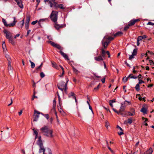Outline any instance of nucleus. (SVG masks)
Listing matches in <instances>:
<instances>
[{
	"mask_svg": "<svg viewBox=\"0 0 154 154\" xmlns=\"http://www.w3.org/2000/svg\"><path fill=\"white\" fill-rule=\"evenodd\" d=\"M105 126L107 128H108V127L109 126V123L107 121L105 122Z\"/></svg>",
	"mask_w": 154,
	"mask_h": 154,
	"instance_id": "44",
	"label": "nucleus"
},
{
	"mask_svg": "<svg viewBox=\"0 0 154 154\" xmlns=\"http://www.w3.org/2000/svg\"><path fill=\"white\" fill-rule=\"evenodd\" d=\"M69 81V79L67 78H66V83L65 84V86H63V88H65V91H66L67 89L66 88V86L67 85V82H68Z\"/></svg>",
	"mask_w": 154,
	"mask_h": 154,
	"instance_id": "35",
	"label": "nucleus"
},
{
	"mask_svg": "<svg viewBox=\"0 0 154 154\" xmlns=\"http://www.w3.org/2000/svg\"><path fill=\"white\" fill-rule=\"evenodd\" d=\"M11 103H9V104H8V106H9L10 105H11L12 104V103H13V100H12V98H11Z\"/></svg>",
	"mask_w": 154,
	"mask_h": 154,
	"instance_id": "58",
	"label": "nucleus"
},
{
	"mask_svg": "<svg viewBox=\"0 0 154 154\" xmlns=\"http://www.w3.org/2000/svg\"><path fill=\"white\" fill-rule=\"evenodd\" d=\"M57 95L58 96V100H59V104H61L62 101H61V100L60 97L57 92Z\"/></svg>",
	"mask_w": 154,
	"mask_h": 154,
	"instance_id": "42",
	"label": "nucleus"
},
{
	"mask_svg": "<svg viewBox=\"0 0 154 154\" xmlns=\"http://www.w3.org/2000/svg\"><path fill=\"white\" fill-rule=\"evenodd\" d=\"M29 61L31 63V68H34L35 67V64L33 62L31 61L30 60H29Z\"/></svg>",
	"mask_w": 154,
	"mask_h": 154,
	"instance_id": "38",
	"label": "nucleus"
},
{
	"mask_svg": "<svg viewBox=\"0 0 154 154\" xmlns=\"http://www.w3.org/2000/svg\"><path fill=\"white\" fill-rule=\"evenodd\" d=\"M54 26L57 30H58L60 28L62 27V26L57 24L56 23H55Z\"/></svg>",
	"mask_w": 154,
	"mask_h": 154,
	"instance_id": "24",
	"label": "nucleus"
},
{
	"mask_svg": "<svg viewBox=\"0 0 154 154\" xmlns=\"http://www.w3.org/2000/svg\"><path fill=\"white\" fill-rule=\"evenodd\" d=\"M39 152H43V154H51V152L50 149H39Z\"/></svg>",
	"mask_w": 154,
	"mask_h": 154,
	"instance_id": "5",
	"label": "nucleus"
},
{
	"mask_svg": "<svg viewBox=\"0 0 154 154\" xmlns=\"http://www.w3.org/2000/svg\"><path fill=\"white\" fill-rule=\"evenodd\" d=\"M63 57L66 59L68 60H69V59L68 58V56L67 55V54H65V55L63 56Z\"/></svg>",
	"mask_w": 154,
	"mask_h": 154,
	"instance_id": "51",
	"label": "nucleus"
},
{
	"mask_svg": "<svg viewBox=\"0 0 154 154\" xmlns=\"http://www.w3.org/2000/svg\"><path fill=\"white\" fill-rule=\"evenodd\" d=\"M24 19H23V20L20 22L19 23V28H21L23 27V26L24 25Z\"/></svg>",
	"mask_w": 154,
	"mask_h": 154,
	"instance_id": "20",
	"label": "nucleus"
},
{
	"mask_svg": "<svg viewBox=\"0 0 154 154\" xmlns=\"http://www.w3.org/2000/svg\"><path fill=\"white\" fill-rule=\"evenodd\" d=\"M37 144L40 147V149H41L44 148L43 147V144L42 143V141L41 140V137H39L38 138V140L37 142Z\"/></svg>",
	"mask_w": 154,
	"mask_h": 154,
	"instance_id": "8",
	"label": "nucleus"
},
{
	"mask_svg": "<svg viewBox=\"0 0 154 154\" xmlns=\"http://www.w3.org/2000/svg\"><path fill=\"white\" fill-rule=\"evenodd\" d=\"M129 26H128V25L127 26H125L124 28V30L125 31L127 30L129 28Z\"/></svg>",
	"mask_w": 154,
	"mask_h": 154,
	"instance_id": "54",
	"label": "nucleus"
},
{
	"mask_svg": "<svg viewBox=\"0 0 154 154\" xmlns=\"http://www.w3.org/2000/svg\"><path fill=\"white\" fill-rule=\"evenodd\" d=\"M60 54L62 55V56H63L65 54L64 53L63 51H60Z\"/></svg>",
	"mask_w": 154,
	"mask_h": 154,
	"instance_id": "62",
	"label": "nucleus"
},
{
	"mask_svg": "<svg viewBox=\"0 0 154 154\" xmlns=\"http://www.w3.org/2000/svg\"><path fill=\"white\" fill-rule=\"evenodd\" d=\"M47 20V19L46 18L41 19L38 22V24L41 26V23L42 22H44Z\"/></svg>",
	"mask_w": 154,
	"mask_h": 154,
	"instance_id": "27",
	"label": "nucleus"
},
{
	"mask_svg": "<svg viewBox=\"0 0 154 154\" xmlns=\"http://www.w3.org/2000/svg\"><path fill=\"white\" fill-rule=\"evenodd\" d=\"M132 122V119L131 117H130L128 119L127 121H125L124 122L125 124H127V123L130 124H131Z\"/></svg>",
	"mask_w": 154,
	"mask_h": 154,
	"instance_id": "14",
	"label": "nucleus"
},
{
	"mask_svg": "<svg viewBox=\"0 0 154 154\" xmlns=\"http://www.w3.org/2000/svg\"><path fill=\"white\" fill-rule=\"evenodd\" d=\"M71 96L73 97V98H74V97H75V94L73 92H71L70 94H69V97H70Z\"/></svg>",
	"mask_w": 154,
	"mask_h": 154,
	"instance_id": "39",
	"label": "nucleus"
},
{
	"mask_svg": "<svg viewBox=\"0 0 154 154\" xmlns=\"http://www.w3.org/2000/svg\"><path fill=\"white\" fill-rule=\"evenodd\" d=\"M123 34V33L121 32H118L116 33L114 35L115 36H121Z\"/></svg>",
	"mask_w": 154,
	"mask_h": 154,
	"instance_id": "33",
	"label": "nucleus"
},
{
	"mask_svg": "<svg viewBox=\"0 0 154 154\" xmlns=\"http://www.w3.org/2000/svg\"><path fill=\"white\" fill-rule=\"evenodd\" d=\"M101 56H102L103 58L105 57V54H106V51H105L103 48H101Z\"/></svg>",
	"mask_w": 154,
	"mask_h": 154,
	"instance_id": "17",
	"label": "nucleus"
},
{
	"mask_svg": "<svg viewBox=\"0 0 154 154\" xmlns=\"http://www.w3.org/2000/svg\"><path fill=\"white\" fill-rule=\"evenodd\" d=\"M17 5H18L19 7L21 8H23V5L22 4V3L20 2V0H15Z\"/></svg>",
	"mask_w": 154,
	"mask_h": 154,
	"instance_id": "15",
	"label": "nucleus"
},
{
	"mask_svg": "<svg viewBox=\"0 0 154 154\" xmlns=\"http://www.w3.org/2000/svg\"><path fill=\"white\" fill-rule=\"evenodd\" d=\"M5 57L7 59L8 63H11V60L10 57L9 55L8 54H5Z\"/></svg>",
	"mask_w": 154,
	"mask_h": 154,
	"instance_id": "26",
	"label": "nucleus"
},
{
	"mask_svg": "<svg viewBox=\"0 0 154 154\" xmlns=\"http://www.w3.org/2000/svg\"><path fill=\"white\" fill-rule=\"evenodd\" d=\"M113 110H114V111L116 112V113H117L118 114H119L120 112V111H119V112H118L117 111H116L115 109H114L113 108Z\"/></svg>",
	"mask_w": 154,
	"mask_h": 154,
	"instance_id": "55",
	"label": "nucleus"
},
{
	"mask_svg": "<svg viewBox=\"0 0 154 154\" xmlns=\"http://www.w3.org/2000/svg\"><path fill=\"white\" fill-rule=\"evenodd\" d=\"M106 54H107L108 55V57H110V53H109V51H106Z\"/></svg>",
	"mask_w": 154,
	"mask_h": 154,
	"instance_id": "60",
	"label": "nucleus"
},
{
	"mask_svg": "<svg viewBox=\"0 0 154 154\" xmlns=\"http://www.w3.org/2000/svg\"><path fill=\"white\" fill-rule=\"evenodd\" d=\"M3 32L6 34V37L7 39H8L9 42L11 43L12 45L14 44V42H13L12 39V35L11 33L6 30L5 29L3 31Z\"/></svg>",
	"mask_w": 154,
	"mask_h": 154,
	"instance_id": "2",
	"label": "nucleus"
},
{
	"mask_svg": "<svg viewBox=\"0 0 154 154\" xmlns=\"http://www.w3.org/2000/svg\"><path fill=\"white\" fill-rule=\"evenodd\" d=\"M60 105L61 104H59V105H58L57 106V107L59 111L60 112V113H62L63 111L61 108Z\"/></svg>",
	"mask_w": 154,
	"mask_h": 154,
	"instance_id": "31",
	"label": "nucleus"
},
{
	"mask_svg": "<svg viewBox=\"0 0 154 154\" xmlns=\"http://www.w3.org/2000/svg\"><path fill=\"white\" fill-rule=\"evenodd\" d=\"M65 85L64 82L62 81L57 85V87L60 90L63 91L64 89L65 90V88L63 87V86H65Z\"/></svg>",
	"mask_w": 154,
	"mask_h": 154,
	"instance_id": "7",
	"label": "nucleus"
},
{
	"mask_svg": "<svg viewBox=\"0 0 154 154\" xmlns=\"http://www.w3.org/2000/svg\"><path fill=\"white\" fill-rule=\"evenodd\" d=\"M105 81V78H103L102 80L101 81L103 83H104Z\"/></svg>",
	"mask_w": 154,
	"mask_h": 154,
	"instance_id": "63",
	"label": "nucleus"
},
{
	"mask_svg": "<svg viewBox=\"0 0 154 154\" xmlns=\"http://www.w3.org/2000/svg\"><path fill=\"white\" fill-rule=\"evenodd\" d=\"M29 23H25V28L26 29H28L29 28Z\"/></svg>",
	"mask_w": 154,
	"mask_h": 154,
	"instance_id": "46",
	"label": "nucleus"
},
{
	"mask_svg": "<svg viewBox=\"0 0 154 154\" xmlns=\"http://www.w3.org/2000/svg\"><path fill=\"white\" fill-rule=\"evenodd\" d=\"M38 22V21L37 20H36L35 21H32V22L31 24L32 25H35L36 23H37Z\"/></svg>",
	"mask_w": 154,
	"mask_h": 154,
	"instance_id": "49",
	"label": "nucleus"
},
{
	"mask_svg": "<svg viewBox=\"0 0 154 154\" xmlns=\"http://www.w3.org/2000/svg\"><path fill=\"white\" fill-rule=\"evenodd\" d=\"M147 24V25H150L153 26V25H154V23H153L151 22H149Z\"/></svg>",
	"mask_w": 154,
	"mask_h": 154,
	"instance_id": "47",
	"label": "nucleus"
},
{
	"mask_svg": "<svg viewBox=\"0 0 154 154\" xmlns=\"http://www.w3.org/2000/svg\"><path fill=\"white\" fill-rule=\"evenodd\" d=\"M13 18H14L13 23H10V25H11V26H12V27L14 26L15 25L16 23L17 22V20H16V18L15 17H14Z\"/></svg>",
	"mask_w": 154,
	"mask_h": 154,
	"instance_id": "25",
	"label": "nucleus"
},
{
	"mask_svg": "<svg viewBox=\"0 0 154 154\" xmlns=\"http://www.w3.org/2000/svg\"><path fill=\"white\" fill-rule=\"evenodd\" d=\"M147 110L146 108H145L144 107H143L142 109H141L140 111L143 112L144 114H145L147 113Z\"/></svg>",
	"mask_w": 154,
	"mask_h": 154,
	"instance_id": "30",
	"label": "nucleus"
},
{
	"mask_svg": "<svg viewBox=\"0 0 154 154\" xmlns=\"http://www.w3.org/2000/svg\"><path fill=\"white\" fill-rule=\"evenodd\" d=\"M2 48L3 50V51L4 53L6 52L7 51V49L6 47V45L5 44V42H3V44L2 45Z\"/></svg>",
	"mask_w": 154,
	"mask_h": 154,
	"instance_id": "16",
	"label": "nucleus"
},
{
	"mask_svg": "<svg viewBox=\"0 0 154 154\" xmlns=\"http://www.w3.org/2000/svg\"><path fill=\"white\" fill-rule=\"evenodd\" d=\"M60 68H61V69L62 70L63 72H62V74L60 75L59 76L60 77H63V75L64 74V69L63 67L62 66L60 65Z\"/></svg>",
	"mask_w": 154,
	"mask_h": 154,
	"instance_id": "32",
	"label": "nucleus"
},
{
	"mask_svg": "<svg viewBox=\"0 0 154 154\" xmlns=\"http://www.w3.org/2000/svg\"><path fill=\"white\" fill-rule=\"evenodd\" d=\"M130 78L131 79H136L137 78V77L136 76H133L132 75L130 76Z\"/></svg>",
	"mask_w": 154,
	"mask_h": 154,
	"instance_id": "52",
	"label": "nucleus"
},
{
	"mask_svg": "<svg viewBox=\"0 0 154 154\" xmlns=\"http://www.w3.org/2000/svg\"><path fill=\"white\" fill-rule=\"evenodd\" d=\"M106 144H107V146L108 148V149L110 151L111 150H112V149L110 147H109L108 146V142L107 141H106Z\"/></svg>",
	"mask_w": 154,
	"mask_h": 154,
	"instance_id": "61",
	"label": "nucleus"
},
{
	"mask_svg": "<svg viewBox=\"0 0 154 154\" xmlns=\"http://www.w3.org/2000/svg\"><path fill=\"white\" fill-rule=\"evenodd\" d=\"M41 130L42 133L45 136L49 137H53L52 130L49 128L47 126H45L42 127Z\"/></svg>",
	"mask_w": 154,
	"mask_h": 154,
	"instance_id": "1",
	"label": "nucleus"
},
{
	"mask_svg": "<svg viewBox=\"0 0 154 154\" xmlns=\"http://www.w3.org/2000/svg\"><path fill=\"white\" fill-rule=\"evenodd\" d=\"M58 6L59 8L62 9H65V8L63 6V5L62 4H59Z\"/></svg>",
	"mask_w": 154,
	"mask_h": 154,
	"instance_id": "36",
	"label": "nucleus"
},
{
	"mask_svg": "<svg viewBox=\"0 0 154 154\" xmlns=\"http://www.w3.org/2000/svg\"><path fill=\"white\" fill-rule=\"evenodd\" d=\"M139 141H138L136 144L134 148V149H135L137 147V146H138V145H139Z\"/></svg>",
	"mask_w": 154,
	"mask_h": 154,
	"instance_id": "48",
	"label": "nucleus"
},
{
	"mask_svg": "<svg viewBox=\"0 0 154 154\" xmlns=\"http://www.w3.org/2000/svg\"><path fill=\"white\" fill-rule=\"evenodd\" d=\"M40 75L42 78H43L45 76L43 72H41L40 73Z\"/></svg>",
	"mask_w": 154,
	"mask_h": 154,
	"instance_id": "53",
	"label": "nucleus"
},
{
	"mask_svg": "<svg viewBox=\"0 0 154 154\" xmlns=\"http://www.w3.org/2000/svg\"><path fill=\"white\" fill-rule=\"evenodd\" d=\"M125 107V106L124 105V104H123V103H122L121 104V107L119 109L120 112L124 110Z\"/></svg>",
	"mask_w": 154,
	"mask_h": 154,
	"instance_id": "18",
	"label": "nucleus"
},
{
	"mask_svg": "<svg viewBox=\"0 0 154 154\" xmlns=\"http://www.w3.org/2000/svg\"><path fill=\"white\" fill-rule=\"evenodd\" d=\"M137 52V49H134L133 50V51L132 53V54L131 55H130L129 57V59L131 60L132 58H134V56H135L136 55Z\"/></svg>",
	"mask_w": 154,
	"mask_h": 154,
	"instance_id": "9",
	"label": "nucleus"
},
{
	"mask_svg": "<svg viewBox=\"0 0 154 154\" xmlns=\"http://www.w3.org/2000/svg\"><path fill=\"white\" fill-rule=\"evenodd\" d=\"M142 38L141 36H139L137 38V40L139 41H140L142 39Z\"/></svg>",
	"mask_w": 154,
	"mask_h": 154,
	"instance_id": "50",
	"label": "nucleus"
},
{
	"mask_svg": "<svg viewBox=\"0 0 154 154\" xmlns=\"http://www.w3.org/2000/svg\"><path fill=\"white\" fill-rule=\"evenodd\" d=\"M139 21V19H133L131 20L128 24V26H131L133 25L136 22Z\"/></svg>",
	"mask_w": 154,
	"mask_h": 154,
	"instance_id": "10",
	"label": "nucleus"
},
{
	"mask_svg": "<svg viewBox=\"0 0 154 154\" xmlns=\"http://www.w3.org/2000/svg\"><path fill=\"white\" fill-rule=\"evenodd\" d=\"M103 57L100 55L98 57H94V59L98 61H100L103 60Z\"/></svg>",
	"mask_w": 154,
	"mask_h": 154,
	"instance_id": "13",
	"label": "nucleus"
},
{
	"mask_svg": "<svg viewBox=\"0 0 154 154\" xmlns=\"http://www.w3.org/2000/svg\"><path fill=\"white\" fill-rule=\"evenodd\" d=\"M52 66L57 69H59V67H60V66H57L55 63L52 62Z\"/></svg>",
	"mask_w": 154,
	"mask_h": 154,
	"instance_id": "23",
	"label": "nucleus"
},
{
	"mask_svg": "<svg viewBox=\"0 0 154 154\" xmlns=\"http://www.w3.org/2000/svg\"><path fill=\"white\" fill-rule=\"evenodd\" d=\"M30 20V17H27L26 18V21L25 23H29Z\"/></svg>",
	"mask_w": 154,
	"mask_h": 154,
	"instance_id": "37",
	"label": "nucleus"
},
{
	"mask_svg": "<svg viewBox=\"0 0 154 154\" xmlns=\"http://www.w3.org/2000/svg\"><path fill=\"white\" fill-rule=\"evenodd\" d=\"M32 130L34 134L35 135V139H36L38 137V132L34 128Z\"/></svg>",
	"mask_w": 154,
	"mask_h": 154,
	"instance_id": "34",
	"label": "nucleus"
},
{
	"mask_svg": "<svg viewBox=\"0 0 154 154\" xmlns=\"http://www.w3.org/2000/svg\"><path fill=\"white\" fill-rule=\"evenodd\" d=\"M48 39H49V40H52V38L51 37V36H47Z\"/></svg>",
	"mask_w": 154,
	"mask_h": 154,
	"instance_id": "56",
	"label": "nucleus"
},
{
	"mask_svg": "<svg viewBox=\"0 0 154 154\" xmlns=\"http://www.w3.org/2000/svg\"><path fill=\"white\" fill-rule=\"evenodd\" d=\"M48 42L50 43L51 45H52L53 47L57 48L60 50L62 49L61 47L59 44L55 43L54 42L51 41H48Z\"/></svg>",
	"mask_w": 154,
	"mask_h": 154,
	"instance_id": "6",
	"label": "nucleus"
},
{
	"mask_svg": "<svg viewBox=\"0 0 154 154\" xmlns=\"http://www.w3.org/2000/svg\"><path fill=\"white\" fill-rule=\"evenodd\" d=\"M139 80V84H142V83H144V82L142 80Z\"/></svg>",
	"mask_w": 154,
	"mask_h": 154,
	"instance_id": "59",
	"label": "nucleus"
},
{
	"mask_svg": "<svg viewBox=\"0 0 154 154\" xmlns=\"http://www.w3.org/2000/svg\"><path fill=\"white\" fill-rule=\"evenodd\" d=\"M59 5V4H57V3H54V6L56 8V9H57L58 8H59L58 6Z\"/></svg>",
	"mask_w": 154,
	"mask_h": 154,
	"instance_id": "45",
	"label": "nucleus"
},
{
	"mask_svg": "<svg viewBox=\"0 0 154 154\" xmlns=\"http://www.w3.org/2000/svg\"><path fill=\"white\" fill-rule=\"evenodd\" d=\"M131 111L132 112V113L128 112H127L128 113L127 115L129 116H134L135 114L134 110V109H132V110Z\"/></svg>",
	"mask_w": 154,
	"mask_h": 154,
	"instance_id": "28",
	"label": "nucleus"
},
{
	"mask_svg": "<svg viewBox=\"0 0 154 154\" xmlns=\"http://www.w3.org/2000/svg\"><path fill=\"white\" fill-rule=\"evenodd\" d=\"M39 112L35 110L33 115V121H37L39 117V115L41 114Z\"/></svg>",
	"mask_w": 154,
	"mask_h": 154,
	"instance_id": "4",
	"label": "nucleus"
},
{
	"mask_svg": "<svg viewBox=\"0 0 154 154\" xmlns=\"http://www.w3.org/2000/svg\"><path fill=\"white\" fill-rule=\"evenodd\" d=\"M58 12L56 11H53L50 16L51 20L54 23H56L57 20Z\"/></svg>",
	"mask_w": 154,
	"mask_h": 154,
	"instance_id": "3",
	"label": "nucleus"
},
{
	"mask_svg": "<svg viewBox=\"0 0 154 154\" xmlns=\"http://www.w3.org/2000/svg\"><path fill=\"white\" fill-rule=\"evenodd\" d=\"M135 88L137 91H139L140 90V85L139 84H137L135 86Z\"/></svg>",
	"mask_w": 154,
	"mask_h": 154,
	"instance_id": "40",
	"label": "nucleus"
},
{
	"mask_svg": "<svg viewBox=\"0 0 154 154\" xmlns=\"http://www.w3.org/2000/svg\"><path fill=\"white\" fill-rule=\"evenodd\" d=\"M72 68L74 72L76 74H77L79 72L78 70L75 68L74 67H72Z\"/></svg>",
	"mask_w": 154,
	"mask_h": 154,
	"instance_id": "43",
	"label": "nucleus"
},
{
	"mask_svg": "<svg viewBox=\"0 0 154 154\" xmlns=\"http://www.w3.org/2000/svg\"><path fill=\"white\" fill-rule=\"evenodd\" d=\"M113 38H114L113 37H109L108 38V37H106V36H104L103 38V39H106L107 40V41H109V42H110V41L113 39Z\"/></svg>",
	"mask_w": 154,
	"mask_h": 154,
	"instance_id": "29",
	"label": "nucleus"
},
{
	"mask_svg": "<svg viewBox=\"0 0 154 154\" xmlns=\"http://www.w3.org/2000/svg\"><path fill=\"white\" fill-rule=\"evenodd\" d=\"M56 105V102L55 100H54L53 101V105L52 110L55 112V115H57V112L55 111V107Z\"/></svg>",
	"mask_w": 154,
	"mask_h": 154,
	"instance_id": "12",
	"label": "nucleus"
},
{
	"mask_svg": "<svg viewBox=\"0 0 154 154\" xmlns=\"http://www.w3.org/2000/svg\"><path fill=\"white\" fill-rule=\"evenodd\" d=\"M104 39H103L102 40V43L103 46L104 48V49H106L107 48L109 44V41L107 40L104 42L103 41Z\"/></svg>",
	"mask_w": 154,
	"mask_h": 154,
	"instance_id": "11",
	"label": "nucleus"
},
{
	"mask_svg": "<svg viewBox=\"0 0 154 154\" xmlns=\"http://www.w3.org/2000/svg\"><path fill=\"white\" fill-rule=\"evenodd\" d=\"M44 116H45V117L47 119H49V116L47 114L45 115H44Z\"/></svg>",
	"mask_w": 154,
	"mask_h": 154,
	"instance_id": "57",
	"label": "nucleus"
},
{
	"mask_svg": "<svg viewBox=\"0 0 154 154\" xmlns=\"http://www.w3.org/2000/svg\"><path fill=\"white\" fill-rule=\"evenodd\" d=\"M2 21L3 23L4 24V25L6 27H12V26H11L10 25V24H7V22L3 18L2 19Z\"/></svg>",
	"mask_w": 154,
	"mask_h": 154,
	"instance_id": "19",
	"label": "nucleus"
},
{
	"mask_svg": "<svg viewBox=\"0 0 154 154\" xmlns=\"http://www.w3.org/2000/svg\"><path fill=\"white\" fill-rule=\"evenodd\" d=\"M153 152V150L151 148L147 150L144 154H152Z\"/></svg>",
	"mask_w": 154,
	"mask_h": 154,
	"instance_id": "22",
	"label": "nucleus"
},
{
	"mask_svg": "<svg viewBox=\"0 0 154 154\" xmlns=\"http://www.w3.org/2000/svg\"><path fill=\"white\" fill-rule=\"evenodd\" d=\"M20 34H18L14 36V38H16L17 37H19L20 36Z\"/></svg>",
	"mask_w": 154,
	"mask_h": 154,
	"instance_id": "64",
	"label": "nucleus"
},
{
	"mask_svg": "<svg viewBox=\"0 0 154 154\" xmlns=\"http://www.w3.org/2000/svg\"><path fill=\"white\" fill-rule=\"evenodd\" d=\"M8 69L10 70H11L12 69V68L11 66V63H8Z\"/></svg>",
	"mask_w": 154,
	"mask_h": 154,
	"instance_id": "41",
	"label": "nucleus"
},
{
	"mask_svg": "<svg viewBox=\"0 0 154 154\" xmlns=\"http://www.w3.org/2000/svg\"><path fill=\"white\" fill-rule=\"evenodd\" d=\"M131 75H132V74H130L127 77H124L122 79L123 81L124 82H126L128 81V79L130 78V77Z\"/></svg>",
	"mask_w": 154,
	"mask_h": 154,
	"instance_id": "21",
	"label": "nucleus"
}]
</instances>
